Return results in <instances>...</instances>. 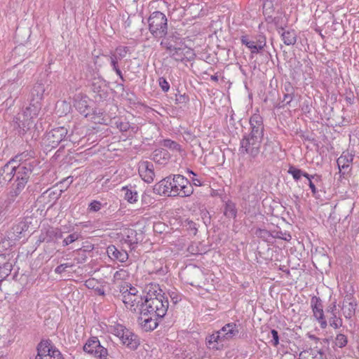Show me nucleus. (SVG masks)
Returning a JSON list of instances; mask_svg holds the SVG:
<instances>
[{
    "label": "nucleus",
    "instance_id": "473e14b6",
    "mask_svg": "<svg viewBox=\"0 0 359 359\" xmlns=\"http://www.w3.org/2000/svg\"><path fill=\"white\" fill-rule=\"evenodd\" d=\"M338 312L328 315V322L330 327L334 330L339 329L343 325V320L338 315Z\"/></svg>",
    "mask_w": 359,
    "mask_h": 359
},
{
    "label": "nucleus",
    "instance_id": "c85d7f7f",
    "mask_svg": "<svg viewBox=\"0 0 359 359\" xmlns=\"http://www.w3.org/2000/svg\"><path fill=\"white\" fill-rule=\"evenodd\" d=\"M108 61L109 62L110 66L111 67V69L113 71H114L116 74V75L120 78V79L124 82L125 79L123 77V75L122 74V72L121 71L118 65V61H121L118 60L114 55H112L111 53L109 55L105 56Z\"/></svg>",
    "mask_w": 359,
    "mask_h": 359
},
{
    "label": "nucleus",
    "instance_id": "e2e57ef3",
    "mask_svg": "<svg viewBox=\"0 0 359 359\" xmlns=\"http://www.w3.org/2000/svg\"><path fill=\"white\" fill-rule=\"evenodd\" d=\"M117 128L121 131V132H126L130 128V124L128 122H120L117 123Z\"/></svg>",
    "mask_w": 359,
    "mask_h": 359
},
{
    "label": "nucleus",
    "instance_id": "ddd939ff",
    "mask_svg": "<svg viewBox=\"0 0 359 359\" xmlns=\"http://www.w3.org/2000/svg\"><path fill=\"white\" fill-rule=\"evenodd\" d=\"M91 88L95 94L94 97L97 101H104L108 97L109 88L104 81L100 79H95L92 82Z\"/></svg>",
    "mask_w": 359,
    "mask_h": 359
},
{
    "label": "nucleus",
    "instance_id": "72a5a7b5",
    "mask_svg": "<svg viewBox=\"0 0 359 359\" xmlns=\"http://www.w3.org/2000/svg\"><path fill=\"white\" fill-rule=\"evenodd\" d=\"M287 172L290 175H292L293 179L295 180V181H298L302 176L306 177V178H309V174L294 167V166H290L288 170H287Z\"/></svg>",
    "mask_w": 359,
    "mask_h": 359
},
{
    "label": "nucleus",
    "instance_id": "a18cd8bd",
    "mask_svg": "<svg viewBox=\"0 0 359 359\" xmlns=\"http://www.w3.org/2000/svg\"><path fill=\"white\" fill-rule=\"evenodd\" d=\"M80 237L79 233L74 232L72 234H69L67 237H66L62 241V245L67 246L74 241H77Z\"/></svg>",
    "mask_w": 359,
    "mask_h": 359
},
{
    "label": "nucleus",
    "instance_id": "bb28decb",
    "mask_svg": "<svg viewBox=\"0 0 359 359\" xmlns=\"http://www.w3.org/2000/svg\"><path fill=\"white\" fill-rule=\"evenodd\" d=\"M306 179L309 181V186L311 190L313 196L316 198H319L320 195L316 184L321 182V176L318 175H309V178Z\"/></svg>",
    "mask_w": 359,
    "mask_h": 359
},
{
    "label": "nucleus",
    "instance_id": "f704fd0d",
    "mask_svg": "<svg viewBox=\"0 0 359 359\" xmlns=\"http://www.w3.org/2000/svg\"><path fill=\"white\" fill-rule=\"evenodd\" d=\"M254 233L257 238L266 242H269V239L272 238L273 236V231L270 232L267 229L261 228L256 229Z\"/></svg>",
    "mask_w": 359,
    "mask_h": 359
},
{
    "label": "nucleus",
    "instance_id": "0eeeda50",
    "mask_svg": "<svg viewBox=\"0 0 359 359\" xmlns=\"http://www.w3.org/2000/svg\"><path fill=\"white\" fill-rule=\"evenodd\" d=\"M70 135H68V130L65 127H57L46 134L43 138V144L46 149H52L56 148L62 142L67 141Z\"/></svg>",
    "mask_w": 359,
    "mask_h": 359
},
{
    "label": "nucleus",
    "instance_id": "1a4fd4ad",
    "mask_svg": "<svg viewBox=\"0 0 359 359\" xmlns=\"http://www.w3.org/2000/svg\"><path fill=\"white\" fill-rule=\"evenodd\" d=\"M36 359H64V358L50 339H43L37 346Z\"/></svg>",
    "mask_w": 359,
    "mask_h": 359
},
{
    "label": "nucleus",
    "instance_id": "7c9ffc66",
    "mask_svg": "<svg viewBox=\"0 0 359 359\" xmlns=\"http://www.w3.org/2000/svg\"><path fill=\"white\" fill-rule=\"evenodd\" d=\"M280 34L284 43L287 46L294 45L297 41V34L293 29L280 32Z\"/></svg>",
    "mask_w": 359,
    "mask_h": 359
},
{
    "label": "nucleus",
    "instance_id": "4c0bfd02",
    "mask_svg": "<svg viewBox=\"0 0 359 359\" xmlns=\"http://www.w3.org/2000/svg\"><path fill=\"white\" fill-rule=\"evenodd\" d=\"M276 147L275 143L267 139L263 147L262 155L265 157L269 154H273L275 151V148Z\"/></svg>",
    "mask_w": 359,
    "mask_h": 359
},
{
    "label": "nucleus",
    "instance_id": "774afa93",
    "mask_svg": "<svg viewBox=\"0 0 359 359\" xmlns=\"http://www.w3.org/2000/svg\"><path fill=\"white\" fill-rule=\"evenodd\" d=\"M94 290L95 291L96 294L98 295L104 296V294H105L104 288L102 287H99L98 285L95 287V289H94Z\"/></svg>",
    "mask_w": 359,
    "mask_h": 359
},
{
    "label": "nucleus",
    "instance_id": "a211bd4d",
    "mask_svg": "<svg viewBox=\"0 0 359 359\" xmlns=\"http://www.w3.org/2000/svg\"><path fill=\"white\" fill-rule=\"evenodd\" d=\"M107 253L108 257L113 261L125 262L128 259V254L126 250H119L114 245H109L107 248Z\"/></svg>",
    "mask_w": 359,
    "mask_h": 359
},
{
    "label": "nucleus",
    "instance_id": "393cba45",
    "mask_svg": "<svg viewBox=\"0 0 359 359\" xmlns=\"http://www.w3.org/2000/svg\"><path fill=\"white\" fill-rule=\"evenodd\" d=\"M124 192V199L130 203H135L137 201L138 194L135 187L132 186L123 187L121 189Z\"/></svg>",
    "mask_w": 359,
    "mask_h": 359
},
{
    "label": "nucleus",
    "instance_id": "7ed1b4c3",
    "mask_svg": "<svg viewBox=\"0 0 359 359\" xmlns=\"http://www.w3.org/2000/svg\"><path fill=\"white\" fill-rule=\"evenodd\" d=\"M154 192L168 196H190L194 188L187 177L182 175H171L161 180L154 187Z\"/></svg>",
    "mask_w": 359,
    "mask_h": 359
},
{
    "label": "nucleus",
    "instance_id": "09e8293b",
    "mask_svg": "<svg viewBox=\"0 0 359 359\" xmlns=\"http://www.w3.org/2000/svg\"><path fill=\"white\" fill-rule=\"evenodd\" d=\"M271 334L272 339L270 343L275 347H276L279 344V334L277 330L272 329L271 330Z\"/></svg>",
    "mask_w": 359,
    "mask_h": 359
},
{
    "label": "nucleus",
    "instance_id": "9d476101",
    "mask_svg": "<svg viewBox=\"0 0 359 359\" xmlns=\"http://www.w3.org/2000/svg\"><path fill=\"white\" fill-rule=\"evenodd\" d=\"M311 309L314 319L322 329H325L327 327V320L325 318L323 301L319 297L313 296L311 298Z\"/></svg>",
    "mask_w": 359,
    "mask_h": 359
},
{
    "label": "nucleus",
    "instance_id": "4d7b16f0",
    "mask_svg": "<svg viewBox=\"0 0 359 359\" xmlns=\"http://www.w3.org/2000/svg\"><path fill=\"white\" fill-rule=\"evenodd\" d=\"M127 276L126 271L123 269L117 271L114 274V278L115 280H123Z\"/></svg>",
    "mask_w": 359,
    "mask_h": 359
},
{
    "label": "nucleus",
    "instance_id": "f8f14e48",
    "mask_svg": "<svg viewBox=\"0 0 359 359\" xmlns=\"http://www.w3.org/2000/svg\"><path fill=\"white\" fill-rule=\"evenodd\" d=\"M161 45L163 46L170 56L177 62H184L186 59L184 48L175 47L169 38L165 39L161 41Z\"/></svg>",
    "mask_w": 359,
    "mask_h": 359
},
{
    "label": "nucleus",
    "instance_id": "3c124183",
    "mask_svg": "<svg viewBox=\"0 0 359 359\" xmlns=\"http://www.w3.org/2000/svg\"><path fill=\"white\" fill-rule=\"evenodd\" d=\"M270 18L271 19V22L274 23L276 28L278 29V33L280 34V31L283 30V25L280 22V21L282 20L283 18L281 17H274V18L270 17Z\"/></svg>",
    "mask_w": 359,
    "mask_h": 359
},
{
    "label": "nucleus",
    "instance_id": "052dcab7",
    "mask_svg": "<svg viewBox=\"0 0 359 359\" xmlns=\"http://www.w3.org/2000/svg\"><path fill=\"white\" fill-rule=\"evenodd\" d=\"M325 311L327 313V315H331L332 313L338 312L337 309L336 302H334L331 303L329 306H327L325 309Z\"/></svg>",
    "mask_w": 359,
    "mask_h": 359
},
{
    "label": "nucleus",
    "instance_id": "49530a36",
    "mask_svg": "<svg viewBox=\"0 0 359 359\" xmlns=\"http://www.w3.org/2000/svg\"><path fill=\"white\" fill-rule=\"evenodd\" d=\"M128 329L126 328L122 325L118 324L113 328V333L118 337L120 339H122L123 335L125 334V330H128Z\"/></svg>",
    "mask_w": 359,
    "mask_h": 359
},
{
    "label": "nucleus",
    "instance_id": "39448f33",
    "mask_svg": "<svg viewBox=\"0 0 359 359\" xmlns=\"http://www.w3.org/2000/svg\"><path fill=\"white\" fill-rule=\"evenodd\" d=\"M47 75L44 74L43 78L41 77L34 85L30 94L29 106L26 107L25 115L32 118L38 116L41 109V101L45 93L50 90V83L46 79Z\"/></svg>",
    "mask_w": 359,
    "mask_h": 359
},
{
    "label": "nucleus",
    "instance_id": "c03bdc74",
    "mask_svg": "<svg viewBox=\"0 0 359 359\" xmlns=\"http://www.w3.org/2000/svg\"><path fill=\"white\" fill-rule=\"evenodd\" d=\"M272 238H280L286 241H290L292 238L291 235L289 233L283 232L281 231H273Z\"/></svg>",
    "mask_w": 359,
    "mask_h": 359
},
{
    "label": "nucleus",
    "instance_id": "69168bd1",
    "mask_svg": "<svg viewBox=\"0 0 359 359\" xmlns=\"http://www.w3.org/2000/svg\"><path fill=\"white\" fill-rule=\"evenodd\" d=\"M121 292L128 293V294H131V296H138L137 290L134 287H130V290L126 289V290H121Z\"/></svg>",
    "mask_w": 359,
    "mask_h": 359
},
{
    "label": "nucleus",
    "instance_id": "0e129e2a",
    "mask_svg": "<svg viewBox=\"0 0 359 359\" xmlns=\"http://www.w3.org/2000/svg\"><path fill=\"white\" fill-rule=\"evenodd\" d=\"M294 98V94H284L283 102H285V104H290Z\"/></svg>",
    "mask_w": 359,
    "mask_h": 359
},
{
    "label": "nucleus",
    "instance_id": "b1692460",
    "mask_svg": "<svg viewBox=\"0 0 359 359\" xmlns=\"http://www.w3.org/2000/svg\"><path fill=\"white\" fill-rule=\"evenodd\" d=\"M13 269V264L10 262L6 256L4 254L0 255V277L4 278L7 277Z\"/></svg>",
    "mask_w": 359,
    "mask_h": 359
},
{
    "label": "nucleus",
    "instance_id": "680f3d73",
    "mask_svg": "<svg viewBox=\"0 0 359 359\" xmlns=\"http://www.w3.org/2000/svg\"><path fill=\"white\" fill-rule=\"evenodd\" d=\"M266 44H264V43H262V41H259V44L256 43L255 47L254 50H252V53L251 55H253L254 54L260 53L264 49V48L266 46Z\"/></svg>",
    "mask_w": 359,
    "mask_h": 359
},
{
    "label": "nucleus",
    "instance_id": "20e7f679",
    "mask_svg": "<svg viewBox=\"0 0 359 359\" xmlns=\"http://www.w3.org/2000/svg\"><path fill=\"white\" fill-rule=\"evenodd\" d=\"M37 165L38 161L16 165L15 180L11 186V189L5 201L6 207L14 203L16 198L23 192L34 168Z\"/></svg>",
    "mask_w": 359,
    "mask_h": 359
},
{
    "label": "nucleus",
    "instance_id": "c9c22d12",
    "mask_svg": "<svg viewBox=\"0 0 359 359\" xmlns=\"http://www.w3.org/2000/svg\"><path fill=\"white\" fill-rule=\"evenodd\" d=\"M112 55H114L116 57L121 60L126 57L127 54L130 53V48L128 46H119L116 48L114 51L110 52Z\"/></svg>",
    "mask_w": 359,
    "mask_h": 359
},
{
    "label": "nucleus",
    "instance_id": "f257e3e1",
    "mask_svg": "<svg viewBox=\"0 0 359 359\" xmlns=\"http://www.w3.org/2000/svg\"><path fill=\"white\" fill-rule=\"evenodd\" d=\"M122 302L127 309L133 312L140 310L138 323L146 331L156 329L160 320L165 316L168 309V299L158 285L151 284L147 287V295L131 296L128 293L121 292Z\"/></svg>",
    "mask_w": 359,
    "mask_h": 359
},
{
    "label": "nucleus",
    "instance_id": "6ab92c4d",
    "mask_svg": "<svg viewBox=\"0 0 359 359\" xmlns=\"http://www.w3.org/2000/svg\"><path fill=\"white\" fill-rule=\"evenodd\" d=\"M62 232L60 229L54 227H49L46 229L44 234L41 233V239L43 242L52 243L62 238Z\"/></svg>",
    "mask_w": 359,
    "mask_h": 359
},
{
    "label": "nucleus",
    "instance_id": "5fc2aeb1",
    "mask_svg": "<svg viewBox=\"0 0 359 359\" xmlns=\"http://www.w3.org/2000/svg\"><path fill=\"white\" fill-rule=\"evenodd\" d=\"M312 359H324V353L321 350H311Z\"/></svg>",
    "mask_w": 359,
    "mask_h": 359
},
{
    "label": "nucleus",
    "instance_id": "4468645a",
    "mask_svg": "<svg viewBox=\"0 0 359 359\" xmlns=\"http://www.w3.org/2000/svg\"><path fill=\"white\" fill-rule=\"evenodd\" d=\"M15 168L16 165L11 160L0 168V184L4 185L15 180Z\"/></svg>",
    "mask_w": 359,
    "mask_h": 359
},
{
    "label": "nucleus",
    "instance_id": "dca6fc26",
    "mask_svg": "<svg viewBox=\"0 0 359 359\" xmlns=\"http://www.w3.org/2000/svg\"><path fill=\"white\" fill-rule=\"evenodd\" d=\"M137 232L132 229H126L121 239L122 245L126 244L130 250H134L140 241Z\"/></svg>",
    "mask_w": 359,
    "mask_h": 359
},
{
    "label": "nucleus",
    "instance_id": "e433bc0d",
    "mask_svg": "<svg viewBox=\"0 0 359 359\" xmlns=\"http://www.w3.org/2000/svg\"><path fill=\"white\" fill-rule=\"evenodd\" d=\"M22 116H23V120L20 121V123H18V126L20 128V129L22 130V133H25L27 132V130H28L29 129V128L32 125L33 123L32 121V119L34 117L29 118V117L25 116V111H23Z\"/></svg>",
    "mask_w": 359,
    "mask_h": 359
},
{
    "label": "nucleus",
    "instance_id": "864d4df0",
    "mask_svg": "<svg viewBox=\"0 0 359 359\" xmlns=\"http://www.w3.org/2000/svg\"><path fill=\"white\" fill-rule=\"evenodd\" d=\"M72 266V265L70 264L69 263L62 264L57 266L55 269V273H58V274H61V273H64L67 268H69Z\"/></svg>",
    "mask_w": 359,
    "mask_h": 359
},
{
    "label": "nucleus",
    "instance_id": "aec40b11",
    "mask_svg": "<svg viewBox=\"0 0 359 359\" xmlns=\"http://www.w3.org/2000/svg\"><path fill=\"white\" fill-rule=\"evenodd\" d=\"M224 339L220 331L215 332L206 337V343L210 348L219 350L223 346Z\"/></svg>",
    "mask_w": 359,
    "mask_h": 359
},
{
    "label": "nucleus",
    "instance_id": "a19ab883",
    "mask_svg": "<svg viewBox=\"0 0 359 359\" xmlns=\"http://www.w3.org/2000/svg\"><path fill=\"white\" fill-rule=\"evenodd\" d=\"M348 343V338L347 337L341 333H339L337 334L335 339H334V344L337 346L339 348H344L347 345Z\"/></svg>",
    "mask_w": 359,
    "mask_h": 359
},
{
    "label": "nucleus",
    "instance_id": "f03ea898",
    "mask_svg": "<svg viewBox=\"0 0 359 359\" xmlns=\"http://www.w3.org/2000/svg\"><path fill=\"white\" fill-rule=\"evenodd\" d=\"M250 132L244 135L241 140L240 151L255 158L260 153L264 135L263 118L259 114H254L250 118Z\"/></svg>",
    "mask_w": 359,
    "mask_h": 359
},
{
    "label": "nucleus",
    "instance_id": "5701e85b",
    "mask_svg": "<svg viewBox=\"0 0 359 359\" xmlns=\"http://www.w3.org/2000/svg\"><path fill=\"white\" fill-rule=\"evenodd\" d=\"M35 152L33 150L25 151L18 155H16L11 161H13V163H32V161H37L34 158Z\"/></svg>",
    "mask_w": 359,
    "mask_h": 359
},
{
    "label": "nucleus",
    "instance_id": "de8ad7c7",
    "mask_svg": "<svg viewBox=\"0 0 359 359\" xmlns=\"http://www.w3.org/2000/svg\"><path fill=\"white\" fill-rule=\"evenodd\" d=\"M102 203L98 201H93L88 205V211L89 212H98L102 208Z\"/></svg>",
    "mask_w": 359,
    "mask_h": 359
},
{
    "label": "nucleus",
    "instance_id": "79ce46f5",
    "mask_svg": "<svg viewBox=\"0 0 359 359\" xmlns=\"http://www.w3.org/2000/svg\"><path fill=\"white\" fill-rule=\"evenodd\" d=\"M187 172L189 175H191L192 177H190V180H189L193 186L200 187L202 185V178L198 177L197 174L194 172L193 170L188 169Z\"/></svg>",
    "mask_w": 359,
    "mask_h": 359
},
{
    "label": "nucleus",
    "instance_id": "cd10ccee",
    "mask_svg": "<svg viewBox=\"0 0 359 359\" xmlns=\"http://www.w3.org/2000/svg\"><path fill=\"white\" fill-rule=\"evenodd\" d=\"M357 302H350L348 304L342 303L341 311L346 319H351L355 314Z\"/></svg>",
    "mask_w": 359,
    "mask_h": 359
},
{
    "label": "nucleus",
    "instance_id": "8fccbe9b",
    "mask_svg": "<svg viewBox=\"0 0 359 359\" xmlns=\"http://www.w3.org/2000/svg\"><path fill=\"white\" fill-rule=\"evenodd\" d=\"M158 84L163 92H168L170 89V84L164 77L158 79Z\"/></svg>",
    "mask_w": 359,
    "mask_h": 359
},
{
    "label": "nucleus",
    "instance_id": "13d9d810",
    "mask_svg": "<svg viewBox=\"0 0 359 359\" xmlns=\"http://www.w3.org/2000/svg\"><path fill=\"white\" fill-rule=\"evenodd\" d=\"M168 294L174 304H176L181 300V296L176 292H169Z\"/></svg>",
    "mask_w": 359,
    "mask_h": 359
},
{
    "label": "nucleus",
    "instance_id": "2eb2a0df",
    "mask_svg": "<svg viewBox=\"0 0 359 359\" xmlns=\"http://www.w3.org/2000/svg\"><path fill=\"white\" fill-rule=\"evenodd\" d=\"M241 327V324L236 322H231L225 324L220 330V334L222 335L224 341H229L236 337H238L239 330Z\"/></svg>",
    "mask_w": 359,
    "mask_h": 359
},
{
    "label": "nucleus",
    "instance_id": "bf43d9fd",
    "mask_svg": "<svg viewBox=\"0 0 359 359\" xmlns=\"http://www.w3.org/2000/svg\"><path fill=\"white\" fill-rule=\"evenodd\" d=\"M283 92L284 94H287V93L294 94V87L292 86V84L290 82H286L284 85Z\"/></svg>",
    "mask_w": 359,
    "mask_h": 359
},
{
    "label": "nucleus",
    "instance_id": "6e6d98bb",
    "mask_svg": "<svg viewBox=\"0 0 359 359\" xmlns=\"http://www.w3.org/2000/svg\"><path fill=\"white\" fill-rule=\"evenodd\" d=\"M189 101V97L184 95H176L175 103L176 104H186Z\"/></svg>",
    "mask_w": 359,
    "mask_h": 359
},
{
    "label": "nucleus",
    "instance_id": "c756f323",
    "mask_svg": "<svg viewBox=\"0 0 359 359\" xmlns=\"http://www.w3.org/2000/svg\"><path fill=\"white\" fill-rule=\"evenodd\" d=\"M236 205L231 200H228L224 205V215L227 218L235 219L237 216Z\"/></svg>",
    "mask_w": 359,
    "mask_h": 359
},
{
    "label": "nucleus",
    "instance_id": "6e6552de",
    "mask_svg": "<svg viewBox=\"0 0 359 359\" xmlns=\"http://www.w3.org/2000/svg\"><path fill=\"white\" fill-rule=\"evenodd\" d=\"M83 350L96 359H108V349L101 344L97 337H90L83 345Z\"/></svg>",
    "mask_w": 359,
    "mask_h": 359
},
{
    "label": "nucleus",
    "instance_id": "423d86ee",
    "mask_svg": "<svg viewBox=\"0 0 359 359\" xmlns=\"http://www.w3.org/2000/svg\"><path fill=\"white\" fill-rule=\"evenodd\" d=\"M149 30L155 39L165 38L168 34V19L160 11L153 12L147 20Z\"/></svg>",
    "mask_w": 359,
    "mask_h": 359
},
{
    "label": "nucleus",
    "instance_id": "412c9836",
    "mask_svg": "<svg viewBox=\"0 0 359 359\" xmlns=\"http://www.w3.org/2000/svg\"><path fill=\"white\" fill-rule=\"evenodd\" d=\"M123 345H126L131 350H135L140 345L137 336L133 333L130 330H125V334L121 339Z\"/></svg>",
    "mask_w": 359,
    "mask_h": 359
},
{
    "label": "nucleus",
    "instance_id": "4be33fe9",
    "mask_svg": "<svg viewBox=\"0 0 359 359\" xmlns=\"http://www.w3.org/2000/svg\"><path fill=\"white\" fill-rule=\"evenodd\" d=\"M170 158V154L164 149H155L152 154L151 159L156 163L159 165H165L168 163Z\"/></svg>",
    "mask_w": 359,
    "mask_h": 359
},
{
    "label": "nucleus",
    "instance_id": "f3484780",
    "mask_svg": "<svg viewBox=\"0 0 359 359\" xmlns=\"http://www.w3.org/2000/svg\"><path fill=\"white\" fill-rule=\"evenodd\" d=\"M139 174L147 183L152 182L155 176L153 163L149 161L141 163L139 166Z\"/></svg>",
    "mask_w": 359,
    "mask_h": 359
},
{
    "label": "nucleus",
    "instance_id": "9b49d317",
    "mask_svg": "<svg viewBox=\"0 0 359 359\" xmlns=\"http://www.w3.org/2000/svg\"><path fill=\"white\" fill-rule=\"evenodd\" d=\"M90 100L86 95L79 93L74 97V106L85 117L93 114V109L90 106Z\"/></svg>",
    "mask_w": 359,
    "mask_h": 359
},
{
    "label": "nucleus",
    "instance_id": "2f4dec72",
    "mask_svg": "<svg viewBox=\"0 0 359 359\" xmlns=\"http://www.w3.org/2000/svg\"><path fill=\"white\" fill-rule=\"evenodd\" d=\"M353 161V156L349 155V154L344 152L341 155L340 157L338 158L337 161V165L339 170L345 169L349 167L350 163Z\"/></svg>",
    "mask_w": 359,
    "mask_h": 359
},
{
    "label": "nucleus",
    "instance_id": "37998d69",
    "mask_svg": "<svg viewBox=\"0 0 359 359\" xmlns=\"http://www.w3.org/2000/svg\"><path fill=\"white\" fill-rule=\"evenodd\" d=\"M241 41L243 45H245L250 50L252 53L256 45L255 41L250 40L247 35H243L241 37Z\"/></svg>",
    "mask_w": 359,
    "mask_h": 359
},
{
    "label": "nucleus",
    "instance_id": "603ef678",
    "mask_svg": "<svg viewBox=\"0 0 359 359\" xmlns=\"http://www.w3.org/2000/svg\"><path fill=\"white\" fill-rule=\"evenodd\" d=\"M85 286L88 289H95L98 285V282L95 278H89L85 281Z\"/></svg>",
    "mask_w": 359,
    "mask_h": 359
},
{
    "label": "nucleus",
    "instance_id": "a878e982",
    "mask_svg": "<svg viewBox=\"0 0 359 359\" xmlns=\"http://www.w3.org/2000/svg\"><path fill=\"white\" fill-rule=\"evenodd\" d=\"M28 226L25 222H20L14 225L10 232L11 238L18 240L22 238V233L27 231Z\"/></svg>",
    "mask_w": 359,
    "mask_h": 359
},
{
    "label": "nucleus",
    "instance_id": "58836bf2",
    "mask_svg": "<svg viewBox=\"0 0 359 359\" xmlns=\"http://www.w3.org/2000/svg\"><path fill=\"white\" fill-rule=\"evenodd\" d=\"M162 145L174 151H180L181 146L177 142L170 139H165L162 142Z\"/></svg>",
    "mask_w": 359,
    "mask_h": 359
},
{
    "label": "nucleus",
    "instance_id": "338daca9",
    "mask_svg": "<svg viewBox=\"0 0 359 359\" xmlns=\"http://www.w3.org/2000/svg\"><path fill=\"white\" fill-rule=\"evenodd\" d=\"M356 302L353 294H346L344 297V299L343 301V303L348 304V302Z\"/></svg>",
    "mask_w": 359,
    "mask_h": 359
},
{
    "label": "nucleus",
    "instance_id": "ea45409f",
    "mask_svg": "<svg viewBox=\"0 0 359 359\" xmlns=\"http://www.w3.org/2000/svg\"><path fill=\"white\" fill-rule=\"evenodd\" d=\"M183 226L189 231L192 234L196 235L198 231V225L194 221L187 219L183 222Z\"/></svg>",
    "mask_w": 359,
    "mask_h": 359
}]
</instances>
